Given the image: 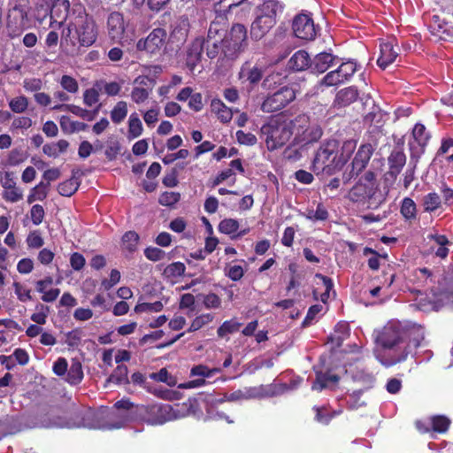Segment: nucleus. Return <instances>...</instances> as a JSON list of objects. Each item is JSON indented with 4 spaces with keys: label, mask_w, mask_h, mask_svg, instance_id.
Here are the masks:
<instances>
[{
    "label": "nucleus",
    "mask_w": 453,
    "mask_h": 453,
    "mask_svg": "<svg viewBox=\"0 0 453 453\" xmlns=\"http://www.w3.org/2000/svg\"><path fill=\"white\" fill-rule=\"evenodd\" d=\"M388 191L382 190L376 174L367 171L350 188L348 198L367 209L376 210L387 200Z\"/></svg>",
    "instance_id": "f257e3e1"
},
{
    "label": "nucleus",
    "mask_w": 453,
    "mask_h": 453,
    "mask_svg": "<svg viewBox=\"0 0 453 453\" xmlns=\"http://www.w3.org/2000/svg\"><path fill=\"white\" fill-rule=\"evenodd\" d=\"M353 149L354 144L351 141L345 142L342 150H347L349 153L344 155L343 152L340 153V142L337 140H327L317 150L313 166L318 171L333 174L344 165Z\"/></svg>",
    "instance_id": "f03ea898"
},
{
    "label": "nucleus",
    "mask_w": 453,
    "mask_h": 453,
    "mask_svg": "<svg viewBox=\"0 0 453 453\" xmlns=\"http://www.w3.org/2000/svg\"><path fill=\"white\" fill-rule=\"evenodd\" d=\"M98 35L97 26L94 19L88 15L80 17L75 24L63 30L62 44H70L75 48L78 44L89 47L95 43Z\"/></svg>",
    "instance_id": "7ed1b4c3"
},
{
    "label": "nucleus",
    "mask_w": 453,
    "mask_h": 453,
    "mask_svg": "<svg viewBox=\"0 0 453 453\" xmlns=\"http://www.w3.org/2000/svg\"><path fill=\"white\" fill-rule=\"evenodd\" d=\"M283 11V5L278 0H261L255 10L256 19L250 27V36L258 41L262 39L277 22V15Z\"/></svg>",
    "instance_id": "20e7f679"
},
{
    "label": "nucleus",
    "mask_w": 453,
    "mask_h": 453,
    "mask_svg": "<svg viewBox=\"0 0 453 453\" xmlns=\"http://www.w3.org/2000/svg\"><path fill=\"white\" fill-rule=\"evenodd\" d=\"M260 133L267 149L271 151L284 146L292 137L288 121L280 115L271 117L261 127Z\"/></svg>",
    "instance_id": "39448f33"
},
{
    "label": "nucleus",
    "mask_w": 453,
    "mask_h": 453,
    "mask_svg": "<svg viewBox=\"0 0 453 453\" xmlns=\"http://www.w3.org/2000/svg\"><path fill=\"white\" fill-rule=\"evenodd\" d=\"M30 10L29 0H15L8 11L7 31L11 38L19 36L25 29L30 27L28 12Z\"/></svg>",
    "instance_id": "423d86ee"
},
{
    "label": "nucleus",
    "mask_w": 453,
    "mask_h": 453,
    "mask_svg": "<svg viewBox=\"0 0 453 453\" xmlns=\"http://www.w3.org/2000/svg\"><path fill=\"white\" fill-rule=\"evenodd\" d=\"M408 334L409 341H406L404 339L403 349L399 354L390 355L388 357L380 359V363L384 366L389 367L396 364L404 362L408 358L409 355L411 353L412 347L414 349H418L421 345V342L424 341V327L421 326H415L411 329H410Z\"/></svg>",
    "instance_id": "0eeeda50"
},
{
    "label": "nucleus",
    "mask_w": 453,
    "mask_h": 453,
    "mask_svg": "<svg viewBox=\"0 0 453 453\" xmlns=\"http://www.w3.org/2000/svg\"><path fill=\"white\" fill-rule=\"evenodd\" d=\"M296 90L284 86L273 94H268L263 100L260 109L266 113H273L284 109L296 99Z\"/></svg>",
    "instance_id": "6e6552de"
},
{
    "label": "nucleus",
    "mask_w": 453,
    "mask_h": 453,
    "mask_svg": "<svg viewBox=\"0 0 453 453\" xmlns=\"http://www.w3.org/2000/svg\"><path fill=\"white\" fill-rule=\"evenodd\" d=\"M247 39L248 31L246 27L239 23L234 24L230 29L228 37L225 39V57L234 58L243 51L248 45Z\"/></svg>",
    "instance_id": "1a4fd4ad"
},
{
    "label": "nucleus",
    "mask_w": 453,
    "mask_h": 453,
    "mask_svg": "<svg viewBox=\"0 0 453 453\" xmlns=\"http://www.w3.org/2000/svg\"><path fill=\"white\" fill-rule=\"evenodd\" d=\"M399 327L393 325L384 326L376 337V342L383 349H392V355L399 354L404 343V335Z\"/></svg>",
    "instance_id": "9d476101"
},
{
    "label": "nucleus",
    "mask_w": 453,
    "mask_h": 453,
    "mask_svg": "<svg viewBox=\"0 0 453 453\" xmlns=\"http://www.w3.org/2000/svg\"><path fill=\"white\" fill-rule=\"evenodd\" d=\"M357 71V63L346 61L342 63L337 69L327 73L319 81L320 85L333 87L349 81Z\"/></svg>",
    "instance_id": "9b49d317"
},
{
    "label": "nucleus",
    "mask_w": 453,
    "mask_h": 453,
    "mask_svg": "<svg viewBox=\"0 0 453 453\" xmlns=\"http://www.w3.org/2000/svg\"><path fill=\"white\" fill-rule=\"evenodd\" d=\"M166 31L164 28H154L146 38L140 39L136 43V49L150 54L159 53L165 44Z\"/></svg>",
    "instance_id": "f8f14e48"
},
{
    "label": "nucleus",
    "mask_w": 453,
    "mask_h": 453,
    "mask_svg": "<svg viewBox=\"0 0 453 453\" xmlns=\"http://www.w3.org/2000/svg\"><path fill=\"white\" fill-rule=\"evenodd\" d=\"M294 35L304 41H312L316 38L319 28L316 27L313 19L308 14H298L292 24Z\"/></svg>",
    "instance_id": "ddd939ff"
},
{
    "label": "nucleus",
    "mask_w": 453,
    "mask_h": 453,
    "mask_svg": "<svg viewBox=\"0 0 453 453\" xmlns=\"http://www.w3.org/2000/svg\"><path fill=\"white\" fill-rule=\"evenodd\" d=\"M372 155V148L370 144L361 145L356 153L349 172H345L342 175L344 183L349 182L352 178L357 177L359 173L366 167Z\"/></svg>",
    "instance_id": "4468645a"
},
{
    "label": "nucleus",
    "mask_w": 453,
    "mask_h": 453,
    "mask_svg": "<svg viewBox=\"0 0 453 453\" xmlns=\"http://www.w3.org/2000/svg\"><path fill=\"white\" fill-rule=\"evenodd\" d=\"M144 419L150 425H163L174 417L173 408L170 404H150L146 406Z\"/></svg>",
    "instance_id": "2eb2a0df"
},
{
    "label": "nucleus",
    "mask_w": 453,
    "mask_h": 453,
    "mask_svg": "<svg viewBox=\"0 0 453 453\" xmlns=\"http://www.w3.org/2000/svg\"><path fill=\"white\" fill-rule=\"evenodd\" d=\"M264 66L246 61L240 68L238 78L242 83L247 82L252 89L257 87L265 76Z\"/></svg>",
    "instance_id": "dca6fc26"
},
{
    "label": "nucleus",
    "mask_w": 453,
    "mask_h": 453,
    "mask_svg": "<svg viewBox=\"0 0 453 453\" xmlns=\"http://www.w3.org/2000/svg\"><path fill=\"white\" fill-rule=\"evenodd\" d=\"M388 171L385 174L387 181L395 182L406 164V156L402 147L395 148L388 157Z\"/></svg>",
    "instance_id": "f3484780"
},
{
    "label": "nucleus",
    "mask_w": 453,
    "mask_h": 453,
    "mask_svg": "<svg viewBox=\"0 0 453 453\" xmlns=\"http://www.w3.org/2000/svg\"><path fill=\"white\" fill-rule=\"evenodd\" d=\"M204 48V40L196 38L186 50L185 65L190 73H194L196 67L200 63L202 53Z\"/></svg>",
    "instance_id": "a211bd4d"
},
{
    "label": "nucleus",
    "mask_w": 453,
    "mask_h": 453,
    "mask_svg": "<svg viewBox=\"0 0 453 453\" xmlns=\"http://www.w3.org/2000/svg\"><path fill=\"white\" fill-rule=\"evenodd\" d=\"M126 27L123 14L119 12L110 13L107 19V31L112 41L119 42L125 34Z\"/></svg>",
    "instance_id": "6ab92c4d"
},
{
    "label": "nucleus",
    "mask_w": 453,
    "mask_h": 453,
    "mask_svg": "<svg viewBox=\"0 0 453 453\" xmlns=\"http://www.w3.org/2000/svg\"><path fill=\"white\" fill-rule=\"evenodd\" d=\"M340 381V376L331 373L330 371L316 372V378L311 383V389L322 391L324 389H335Z\"/></svg>",
    "instance_id": "aec40b11"
},
{
    "label": "nucleus",
    "mask_w": 453,
    "mask_h": 453,
    "mask_svg": "<svg viewBox=\"0 0 453 453\" xmlns=\"http://www.w3.org/2000/svg\"><path fill=\"white\" fill-rule=\"evenodd\" d=\"M380 54L377 59V64L381 69H386L398 56V51L395 49V45L391 41L380 42Z\"/></svg>",
    "instance_id": "412c9836"
},
{
    "label": "nucleus",
    "mask_w": 453,
    "mask_h": 453,
    "mask_svg": "<svg viewBox=\"0 0 453 453\" xmlns=\"http://www.w3.org/2000/svg\"><path fill=\"white\" fill-rule=\"evenodd\" d=\"M335 57L327 52H321L317 54L311 61L310 69L311 73H325L329 67L332 66Z\"/></svg>",
    "instance_id": "4be33fe9"
},
{
    "label": "nucleus",
    "mask_w": 453,
    "mask_h": 453,
    "mask_svg": "<svg viewBox=\"0 0 453 453\" xmlns=\"http://www.w3.org/2000/svg\"><path fill=\"white\" fill-rule=\"evenodd\" d=\"M53 279L51 276H47L42 280H37L35 283L36 291L42 293V300L46 303L54 302L60 294L59 288H51L50 290H46V288L52 285Z\"/></svg>",
    "instance_id": "5701e85b"
},
{
    "label": "nucleus",
    "mask_w": 453,
    "mask_h": 453,
    "mask_svg": "<svg viewBox=\"0 0 453 453\" xmlns=\"http://www.w3.org/2000/svg\"><path fill=\"white\" fill-rule=\"evenodd\" d=\"M100 106H101V104H99L94 111H91L83 109L75 104H57V105L53 106L52 110L66 111L72 112L73 114H74L83 119L91 121L95 119L96 113L98 112Z\"/></svg>",
    "instance_id": "b1692460"
},
{
    "label": "nucleus",
    "mask_w": 453,
    "mask_h": 453,
    "mask_svg": "<svg viewBox=\"0 0 453 453\" xmlns=\"http://www.w3.org/2000/svg\"><path fill=\"white\" fill-rule=\"evenodd\" d=\"M311 58L309 54L303 50H297L288 60V68L295 72L303 71L310 68Z\"/></svg>",
    "instance_id": "393cba45"
},
{
    "label": "nucleus",
    "mask_w": 453,
    "mask_h": 453,
    "mask_svg": "<svg viewBox=\"0 0 453 453\" xmlns=\"http://www.w3.org/2000/svg\"><path fill=\"white\" fill-rule=\"evenodd\" d=\"M80 175L78 172L74 170L72 172V177L58 186V192L63 196H72L80 187Z\"/></svg>",
    "instance_id": "a878e982"
},
{
    "label": "nucleus",
    "mask_w": 453,
    "mask_h": 453,
    "mask_svg": "<svg viewBox=\"0 0 453 453\" xmlns=\"http://www.w3.org/2000/svg\"><path fill=\"white\" fill-rule=\"evenodd\" d=\"M359 96L358 90L356 87L350 86L338 91L335 96V104L340 107H345L355 101Z\"/></svg>",
    "instance_id": "bb28decb"
},
{
    "label": "nucleus",
    "mask_w": 453,
    "mask_h": 453,
    "mask_svg": "<svg viewBox=\"0 0 453 453\" xmlns=\"http://www.w3.org/2000/svg\"><path fill=\"white\" fill-rule=\"evenodd\" d=\"M350 328L347 322L341 321L334 326V332L328 337V341L340 348L343 342L349 337Z\"/></svg>",
    "instance_id": "cd10ccee"
},
{
    "label": "nucleus",
    "mask_w": 453,
    "mask_h": 453,
    "mask_svg": "<svg viewBox=\"0 0 453 453\" xmlns=\"http://www.w3.org/2000/svg\"><path fill=\"white\" fill-rule=\"evenodd\" d=\"M203 40L204 47L206 48V54L209 58H215L221 51L225 54L226 40H221L220 37L211 38V36H207V38Z\"/></svg>",
    "instance_id": "c85d7f7f"
},
{
    "label": "nucleus",
    "mask_w": 453,
    "mask_h": 453,
    "mask_svg": "<svg viewBox=\"0 0 453 453\" xmlns=\"http://www.w3.org/2000/svg\"><path fill=\"white\" fill-rule=\"evenodd\" d=\"M219 369H209L206 365H198L192 367L190 373L193 376H202V379H198L193 381H189L188 386L185 388H191L196 386H201L205 383L204 378L211 377L213 373L219 372Z\"/></svg>",
    "instance_id": "c756f323"
},
{
    "label": "nucleus",
    "mask_w": 453,
    "mask_h": 453,
    "mask_svg": "<svg viewBox=\"0 0 453 453\" xmlns=\"http://www.w3.org/2000/svg\"><path fill=\"white\" fill-rule=\"evenodd\" d=\"M288 125L292 131V135L295 134L301 137L311 125L310 117L305 113L299 114L294 119L288 121Z\"/></svg>",
    "instance_id": "7c9ffc66"
},
{
    "label": "nucleus",
    "mask_w": 453,
    "mask_h": 453,
    "mask_svg": "<svg viewBox=\"0 0 453 453\" xmlns=\"http://www.w3.org/2000/svg\"><path fill=\"white\" fill-rule=\"evenodd\" d=\"M211 111L216 113L222 123H228L233 118V112L220 99L215 98L211 103Z\"/></svg>",
    "instance_id": "2f4dec72"
},
{
    "label": "nucleus",
    "mask_w": 453,
    "mask_h": 453,
    "mask_svg": "<svg viewBox=\"0 0 453 453\" xmlns=\"http://www.w3.org/2000/svg\"><path fill=\"white\" fill-rule=\"evenodd\" d=\"M246 394L250 398H262L270 397L277 395L276 386L270 385H259L256 387H250L246 388Z\"/></svg>",
    "instance_id": "473e14b6"
},
{
    "label": "nucleus",
    "mask_w": 453,
    "mask_h": 453,
    "mask_svg": "<svg viewBox=\"0 0 453 453\" xmlns=\"http://www.w3.org/2000/svg\"><path fill=\"white\" fill-rule=\"evenodd\" d=\"M68 147V141L61 139L57 142L46 143L42 147V151L48 157L56 158L59 156L60 153L65 152Z\"/></svg>",
    "instance_id": "72a5a7b5"
},
{
    "label": "nucleus",
    "mask_w": 453,
    "mask_h": 453,
    "mask_svg": "<svg viewBox=\"0 0 453 453\" xmlns=\"http://www.w3.org/2000/svg\"><path fill=\"white\" fill-rule=\"evenodd\" d=\"M66 381L71 385H78L83 379L81 364L79 361H73L70 368H67Z\"/></svg>",
    "instance_id": "f704fd0d"
},
{
    "label": "nucleus",
    "mask_w": 453,
    "mask_h": 453,
    "mask_svg": "<svg viewBox=\"0 0 453 453\" xmlns=\"http://www.w3.org/2000/svg\"><path fill=\"white\" fill-rule=\"evenodd\" d=\"M400 212L405 220L411 221L417 217V206L410 197H404L401 203Z\"/></svg>",
    "instance_id": "c9c22d12"
},
{
    "label": "nucleus",
    "mask_w": 453,
    "mask_h": 453,
    "mask_svg": "<svg viewBox=\"0 0 453 453\" xmlns=\"http://www.w3.org/2000/svg\"><path fill=\"white\" fill-rule=\"evenodd\" d=\"M412 137L414 138L415 142H417L418 146L421 148L422 151H424L425 147L426 146L430 139V134L426 131V128L423 124L417 123L414 126L412 129Z\"/></svg>",
    "instance_id": "e433bc0d"
},
{
    "label": "nucleus",
    "mask_w": 453,
    "mask_h": 453,
    "mask_svg": "<svg viewBox=\"0 0 453 453\" xmlns=\"http://www.w3.org/2000/svg\"><path fill=\"white\" fill-rule=\"evenodd\" d=\"M217 18L220 19V20H214L211 23L208 30L207 36H211V38H218L220 37L221 40L226 39V26L225 23L222 22L225 19L223 15H219Z\"/></svg>",
    "instance_id": "4c0bfd02"
},
{
    "label": "nucleus",
    "mask_w": 453,
    "mask_h": 453,
    "mask_svg": "<svg viewBox=\"0 0 453 453\" xmlns=\"http://www.w3.org/2000/svg\"><path fill=\"white\" fill-rule=\"evenodd\" d=\"M143 127L141 119L136 113H133L128 120L127 138L129 140L139 137L142 133Z\"/></svg>",
    "instance_id": "58836bf2"
},
{
    "label": "nucleus",
    "mask_w": 453,
    "mask_h": 453,
    "mask_svg": "<svg viewBox=\"0 0 453 453\" xmlns=\"http://www.w3.org/2000/svg\"><path fill=\"white\" fill-rule=\"evenodd\" d=\"M186 266L182 262H173L168 265L163 271L165 279L173 280L184 275Z\"/></svg>",
    "instance_id": "ea45409f"
},
{
    "label": "nucleus",
    "mask_w": 453,
    "mask_h": 453,
    "mask_svg": "<svg viewBox=\"0 0 453 453\" xmlns=\"http://www.w3.org/2000/svg\"><path fill=\"white\" fill-rule=\"evenodd\" d=\"M139 235L134 231L126 232L122 236V249L133 253L137 250Z\"/></svg>",
    "instance_id": "a19ab883"
},
{
    "label": "nucleus",
    "mask_w": 453,
    "mask_h": 453,
    "mask_svg": "<svg viewBox=\"0 0 453 453\" xmlns=\"http://www.w3.org/2000/svg\"><path fill=\"white\" fill-rule=\"evenodd\" d=\"M441 204L440 196L435 192H431L423 197V208L426 212H433L439 209Z\"/></svg>",
    "instance_id": "79ce46f5"
},
{
    "label": "nucleus",
    "mask_w": 453,
    "mask_h": 453,
    "mask_svg": "<svg viewBox=\"0 0 453 453\" xmlns=\"http://www.w3.org/2000/svg\"><path fill=\"white\" fill-rule=\"evenodd\" d=\"M323 134V130L320 126L314 124L310 125L303 133V134L300 137L301 141L305 143H311L318 142Z\"/></svg>",
    "instance_id": "37998d69"
},
{
    "label": "nucleus",
    "mask_w": 453,
    "mask_h": 453,
    "mask_svg": "<svg viewBox=\"0 0 453 453\" xmlns=\"http://www.w3.org/2000/svg\"><path fill=\"white\" fill-rule=\"evenodd\" d=\"M128 369L125 365H119L110 377L107 379V382H113L115 384H122L128 382Z\"/></svg>",
    "instance_id": "c03bdc74"
},
{
    "label": "nucleus",
    "mask_w": 453,
    "mask_h": 453,
    "mask_svg": "<svg viewBox=\"0 0 453 453\" xmlns=\"http://www.w3.org/2000/svg\"><path fill=\"white\" fill-rule=\"evenodd\" d=\"M450 423V419L444 415H434L431 418L432 430L436 433H446Z\"/></svg>",
    "instance_id": "a18cd8bd"
},
{
    "label": "nucleus",
    "mask_w": 453,
    "mask_h": 453,
    "mask_svg": "<svg viewBox=\"0 0 453 453\" xmlns=\"http://www.w3.org/2000/svg\"><path fill=\"white\" fill-rule=\"evenodd\" d=\"M127 115V104L125 101H119L116 104L111 111V119L115 124L122 122Z\"/></svg>",
    "instance_id": "49530a36"
},
{
    "label": "nucleus",
    "mask_w": 453,
    "mask_h": 453,
    "mask_svg": "<svg viewBox=\"0 0 453 453\" xmlns=\"http://www.w3.org/2000/svg\"><path fill=\"white\" fill-rule=\"evenodd\" d=\"M298 265L295 262L288 264V269L291 273V278L286 288L287 291L288 292L294 288H298L300 286V280L303 278L302 273L298 272Z\"/></svg>",
    "instance_id": "de8ad7c7"
},
{
    "label": "nucleus",
    "mask_w": 453,
    "mask_h": 453,
    "mask_svg": "<svg viewBox=\"0 0 453 453\" xmlns=\"http://www.w3.org/2000/svg\"><path fill=\"white\" fill-rule=\"evenodd\" d=\"M241 326H242V323L238 322L235 319L226 320L218 328V330H217L218 336L220 338H223L226 334H234V333L239 331Z\"/></svg>",
    "instance_id": "09e8293b"
},
{
    "label": "nucleus",
    "mask_w": 453,
    "mask_h": 453,
    "mask_svg": "<svg viewBox=\"0 0 453 453\" xmlns=\"http://www.w3.org/2000/svg\"><path fill=\"white\" fill-rule=\"evenodd\" d=\"M180 200V193L175 191H165L158 198V203L165 207H174Z\"/></svg>",
    "instance_id": "8fccbe9b"
},
{
    "label": "nucleus",
    "mask_w": 453,
    "mask_h": 453,
    "mask_svg": "<svg viewBox=\"0 0 453 453\" xmlns=\"http://www.w3.org/2000/svg\"><path fill=\"white\" fill-rule=\"evenodd\" d=\"M363 255L364 256L372 255V257H369V259L367 261V265H368V267L372 271L379 270V268L380 266V257H387V255L381 256L376 250H374L373 249L369 248V247H365L363 250Z\"/></svg>",
    "instance_id": "3c124183"
},
{
    "label": "nucleus",
    "mask_w": 453,
    "mask_h": 453,
    "mask_svg": "<svg viewBox=\"0 0 453 453\" xmlns=\"http://www.w3.org/2000/svg\"><path fill=\"white\" fill-rule=\"evenodd\" d=\"M432 292L437 300L453 304V279L448 283L445 288L439 291H434L432 289Z\"/></svg>",
    "instance_id": "603ef678"
},
{
    "label": "nucleus",
    "mask_w": 453,
    "mask_h": 453,
    "mask_svg": "<svg viewBox=\"0 0 453 453\" xmlns=\"http://www.w3.org/2000/svg\"><path fill=\"white\" fill-rule=\"evenodd\" d=\"M58 82H59L61 88L67 93L76 94L79 90L78 81H76V79H74L73 77H72L70 75L64 74L60 78Z\"/></svg>",
    "instance_id": "864d4df0"
},
{
    "label": "nucleus",
    "mask_w": 453,
    "mask_h": 453,
    "mask_svg": "<svg viewBox=\"0 0 453 453\" xmlns=\"http://www.w3.org/2000/svg\"><path fill=\"white\" fill-rule=\"evenodd\" d=\"M315 420L323 425H328L332 418L336 415L335 412H329L326 407L314 406Z\"/></svg>",
    "instance_id": "5fc2aeb1"
},
{
    "label": "nucleus",
    "mask_w": 453,
    "mask_h": 453,
    "mask_svg": "<svg viewBox=\"0 0 453 453\" xmlns=\"http://www.w3.org/2000/svg\"><path fill=\"white\" fill-rule=\"evenodd\" d=\"M9 106L13 112L22 113L28 107V99L25 96L14 97L9 102Z\"/></svg>",
    "instance_id": "6e6d98bb"
},
{
    "label": "nucleus",
    "mask_w": 453,
    "mask_h": 453,
    "mask_svg": "<svg viewBox=\"0 0 453 453\" xmlns=\"http://www.w3.org/2000/svg\"><path fill=\"white\" fill-rule=\"evenodd\" d=\"M238 228L239 222L234 219H225L219 224V231L226 234H234Z\"/></svg>",
    "instance_id": "4d7b16f0"
},
{
    "label": "nucleus",
    "mask_w": 453,
    "mask_h": 453,
    "mask_svg": "<svg viewBox=\"0 0 453 453\" xmlns=\"http://www.w3.org/2000/svg\"><path fill=\"white\" fill-rule=\"evenodd\" d=\"M163 303L160 301L155 303H137L134 307L136 313H142L146 311L158 312L163 310Z\"/></svg>",
    "instance_id": "13d9d810"
},
{
    "label": "nucleus",
    "mask_w": 453,
    "mask_h": 453,
    "mask_svg": "<svg viewBox=\"0 0 453 453\" xmlns=\"http://www.w3.org/2000/svg\"><path fill=\"white\" fill-rule=\"evenodd\" d=\"M246 0H219L214 4L216 12H226L233 7H237Z\"/></svg>",
    "instance_id": "bf43d9fd"
},
{
    "label": "nucleus",
    "mask_w": 453,
    "mask_h": 453,
    "mask_svg": "<svg viewBox=\"0 0 453 453\" xmlns=\"http://www.w3.org/2000/svg\"><path fill=\"white\" fill-rule=\"evenodd\" d=\"M144 256L150 261L157 262L165 258V252L159 248L149 246L144 250Z\"/></svg>",
    "instance_id": "052dcab7"
},
{
    "label": "nucleus",
    "mask_w": 453,
    "mask_h": 453,
    "mask_svg": "<svg viewBox=\"0 0 453 453\" xmlns=\"http://www.w3.org/2000/svg\"><path fill=\"white\" fill-rule=\"evenodd\" d=\"M212 319L213 317L209 313L197 316L191 322L190 326L188 329V332H196L202 328L204 325L211 322Z\"/></svg>",
    "instance_id": "680f3d73"
},
{
    "label": "nucleus",
    "mask_w": 453,
    "mask_h": 453,
    "mask_svg": "<svg viewBox=\"0 0 453 453\" xmlns=\"http://www.w3.org/2000/svg\"><path fill=\"white\" fill-rule=\"evenodd\" d=\"M435 29L441 39L444 41L453 40V27L448 22L443 21L442 23H440L438 27Z\"/></svg>",
    "instance_id": "e2e57ef3"
},
{
    "label": "nucleus",
    "mask_w": 453,
    "mask_h": 453,
    "mask_svg": "<svg viewBox=\"0 0 453 453\" xmlns=\"http://www.w3.org/2000/svg\"><path fill=\"white\" fill-rule=\"evenodd\" d=\"M237 142L242 145L252 146L257 143V137L251 133H245L242 130L236 132Z\"/></svg>",
    "instance_id": "0e129e2a"
},
{
    "label": "nucleus",
    "mask_w": 453,
    "mask_h": 453,
    "mask_svg": "<svg viewBox=\"0 0 453 453\" xmlns=\"http://www.w3.org/2000/svg\"><path fill=\"white\" fill-rule=\"evenodd\" d=\"M82 332L79 328H75L66 334V344L71 348L78 347L81 342Z\"/></svg>",
    "instance_id": "69168bd1"
},
{
    "label": "nucleus",
    "mask_w": 453,
    "mask_h": 453,
    "mask_svg": "<svg viewBox=\"0 0 453 453\" xmlns=\"http://www.w3.org/2000/svg\"><path fill=\"white\" fill-rule=\"evenodd\" d=\"M149 96V89L141 87H134L131 93V98L136 104L143 103L148 99Z\"/></svg>",
    "instance_id": "338daca9"
},
{
    "label": "nucleus",
    "mask_w": 453,
    "mask_h": 453,
    "mask_svg": "<svg viewBox=\"0 0 453 453\" xmlns=\"http://www.w3.org/2000/svg\"><path fill=\"white\" fill-rule=\"evenodd\" d=\"M99 101V92L95 88H88L83 93V103L91 107Z\"/></svg>",
    "instance_id": "774afa93"
}]
</instances>
